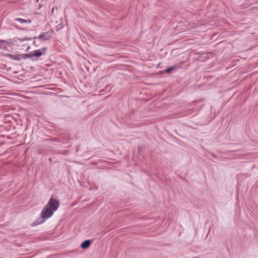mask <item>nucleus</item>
<instances>
[{
  "instance_id": "7",
  "label": "nucleus",
  "mask_w": 258,
  "mask_h": 258,
  "mask_svg": "<svg viewBox=\"0 0 258 258\" xmlns=\"http://www.w3.org/2000/svg\"><path fill=\"white\" fill-rule=\"evenodd\" d=\"M9 57L15 59V58L14 57V55H12V54H9Z\"/></svg>"
},
{
  "instance_id": "5",
  "label": "nucleus",
  "mask_w": 258,
  "mask_h": 258,
  "mask_svg": "<svg viewBox=\"0 0 258 258\" xmlns=\"http://www.w3.org/2000/svg\"><path fill=\"white\" fill-rule=\"evenodd\" d=\"M14 20L16 21H17L20 23H22H22L30 24L31 23V20H26V19H23L19 18H15V19H14Z\"/></svg>"
},
{
  "instance_id": "9",
  "label": "nucleus",
  "mask_w": 258,
  "mask_h": 258,
  "mask_svg": "<svg viewBox=\"0 0 258 258\" xmlns=\"http://www.w3.org/2000/svg\"><path fill=\"white\" fill-rule=\"evenodd\" d=\"M33 44L34 45H35V46H37V45H36V42H35V41H33Z\"/></svg>"
},
{
  "instance_id": "4",
  "label": "nucleus",
  "mask_w": 258,
  "mask_h": 258,
  "mask_svg": "<svg viewBox=\"0 0 258 258\" xmlns=\"http://www.w3.org/2000/svg\"><path fill=\"white\" fill-rule=\"evenodd\" d=\"M91 244V241L90 240H86L84 241L82 244H81V247L82 249H86L88 248Z\"/></svg>"
},
{
  "instance_id": "11",
  "label": "nucleus",
  "mask_w": 258,
  "mask_h": 258,
  "mask_svg": "<svg viewBox=\"0 0 258 258\" xmlns=\"http://www.w3.org/2000/svg\"><path fill=\"white\" fill-rule=\"evenodd\" d=\"M19 40H21V41H23L24 40H25L24 39V40H21V39H19Z\"/></svg>"
},
{
  "instance_id": "1",
  "label": "nucleus",
  "mask_w": 258,
  "mask_h": 258,
  "mask_svg": "<svg viewBox=\"0 0 258 258\" xmlns=\"http://www.w3.org/2000/svg\"><path fill=\"white\" fill-rule=\"evenodd\" d=\"M58 201L56 199L50 198L43 208L40 217L33 223V225L35 226L44 223L53 215V213L58 208Z\"/></svg>"
},
{
  "instance_id": "10",
  "label": "nucleus",
  "mask_w": 258,
  "mask_h": 258,
  "mask_svg": "<svg viewBox=\"0 0 258 258\" xmlns=\"http://www.w3.org/2000/svg\"><path fill=\"white\" fill-rule=\"evenodd\" d=\"M25 40H30V38H26L24 39Z\"/></svg>"
},
{
  "instance_id": "2",
  "label": "nucleus",
  "mask_w": 258,
  "mask_h": 258,
  "mask_svg": "<svg viewBox=\"0 0 258 258\" xmlns=\"http://www.w3.org/2000/svg\"><path fill=\"white\" fill-rule=\"evenodd\" d=\"M46 50V48L44 47L41 49L35 50L28 54V57L31 59L36 58L44 55Z\"/></svg>"
},
{
  "instance_id": "6",
  "label": "nucleus",
  "mask_w": 258,
  "mask_h": 258,
  "mask_svg": "<svg viewBox=\"0 0 258 258\" xmlns=\"http://www.w3.org/2000/svg\"><path fill=\"white\" fill-rule=\"evenodd\" d=\"M176 68V67H171L168 68L167 69H166V72L168 73H170L172 71L175 70Z\"/></svg>"
},
{
  "instance_id": "3",
  "label": "nucleus",
  "mask_w": 258,
  "mask_h": 258,
  "mask_svg": "<svg viewBox=\"0 0 258 258\" xmlns=\"http://www.w3.org/2000/svg\"><path fill=\"white\" fill-rule=\"evenodd\" d=\"M51 38V36L48 32H46L40 34L38 36L35 37L34 39H39L43 41L48 40Z\"/></svg>"
},
{
  "instance_id": "8",
  "label": "nucleus",
  "mask_w": 258,
  "mask_h": 258,
  "mask_svg": "<svg viewBox=\"0 0 258 258\" xmlns=\"http://www.w3.org/2000/svg\"><path fill=\"white\" fill-rule=\"evenodd\" d=\"M6 42V41L5 40H0V43H5Z\"/></svg>"
}]
</instances>
